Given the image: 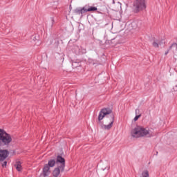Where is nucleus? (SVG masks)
I'll use <instances>...</instances> for the list:
<instances>
[{
    "label": "nucleus",
    "instance_id": "nucleus-7",
    "mask_svg": "<svg viewBox=\"0 0 177 177\" xmlns=\"http://www.w3.org/2000/svg\"><path fill=\"white\" fill-rule=\"evenodd\" d=\"M50 174V167L48 165H45L43 168L44 176H48Z\"/></svg>",
    "mask_w": 177,
    "mask_h": 177
},
{
    "label": "nucleus",
    "instance_id": "nucleus-10",
    "mask_svg": "<svg viewBox=\"0 0 177 177\" xmlns=\"http://www.w3.org/2000/svg\"><path fill=\"white\" fill-rule=\"evenodd\" d=\"M15 168L18 171H21V162H17L15 164Z\"/></svg>",
    "mask_w": 177,
    "mask_h": 177
},
{
    "label": "nucleus",
    "instance_id": "nucleus-2",
    "mask_svg": "<svg viewBox=\"0 0 177 177\" xmlns=\"http://www.w3.org/2000/svg\"><path fill=\"white\" fill-rule=\"evenodd\" d=\"M132 138H145V136H153V133H150V129L141 126H137L131 131Z\"/></svg>",
    "mask_w": 177,
    "mask_h": 177
},
{
    "label": "nucleus",
    "instance_id": "nucleus-14",
    "mask_svg": "<svg viewBox=\"0 0 177 177\" xmlns=\"http://www.w3.org/2000/svg\"><path fill=\"white\" fill-rule=\"evenodd\" d=\"M142 116V115H136V117L134 118V121H138V120H139V118H140V117Z\"/></svg>",
    "mask_w": 177,
    "mask_h": 177
},
{
    "label": "nucleus",
    "instance_id": "nucleus-17",
    "mask_svg": "<svg viewBox=\"0 0 177 177\" xmlns=\"http://www.w3.org/2000/svg\"><path fill=\"white\" fill-rule=\"evenodd\" d=\"M171 48H177V44H172Z\"/></svg>",
    "mask_w": 177,
    "mask_h": 177
},
{
    "label": "nucleus",
    "instance_id": "nucleus-4",
    "mask_svg": "<svg viewBox=\"0 0 177 177\" xmlns=\"http://www.w3.org/2000/svg\"><path fill=\"white\" fill-rule=\"evenodd\" d=\"M12 136L6 133L5 130L0 129V147L1 146H9L12 143Z\"/></svg>",
    "mask_w": 177,
    "mask_h": 177
},
{
    "label": "nucleus",
    "instance_id": "nucleus-9",
    "mask_svg": "<svg viewBox=\"0 0 177 177\" xmlns=\"http://www.w3.org/2000/svg\"><path fill=\"white\" fill-rule=\"evenodd\" d=\"M165 44V39H162L159 41H153L152 45L154 46V48H158V46Z\"/></svg>",
    "mask_w": 177,
    "mask_h": 177
},
{
    "label": "nucleus",
    "instance_id": "nucleus-8",
    "mask_svg": "<svg viewBox=\"0 0 177 177\" xmlns=\"http://www.w3.org/2000/svg\"><path fill=\"white\" fill-rule=\"evenodd\" d=\"M95 10H97L96 7H89L88 8L84 7L81 10V12L82 13L83 12H95Z\"/></svg>",
    "mask_w": 177,
    "mask_h": 177
},
{
    "label": "nucleus",
    "instance_id": "nucleus-16",
    "mask_svg": "<svg viewBox=\"0 0 177 177\" xmlns=\"http://www.w3.org/2000/svg\"><path fill=\"white\" fill-rule=\"evenodd\" d=\"M118 9H121V3L118 2Z\"/></svg>",
    "mask_w": 177,
    "mask_h": 177
},
{
    "label": "nucleus",
    "instance_id": "nucleus-12",
    "mask_svg": "<svg viewBox=\"0 0 177 177\" xmlns=\"http://www.w3.org/2000/svg\"><path fill=\"white\" fill-rule=\"evenodd\" d=\"M55 164H56V161H55V160H50L47 165H48L50 167H55Z\"/></svg>",
    "mask_w": 177,
    "mask_h": 177
},
{
    "label": "nucleus",
    "instance_id": "nucleus-13",
    "mask_svg": "<svg viewBox=\"0 0 177 177\" xmlns=\"http://www.w3.org/2000/svg\"><path fill=\"white\" fill-rule=\"evenodd\" d=\"M131 27L135 30L138 28V21H133L131 23Z\"/></svg>",
    "mask_w": 177,
    "mask_h": 177
},
{
    "label": "nucleus",
    "instance_id": "nucleus-20",
    "mask_svg": "<svg viewBox=\"0 0 177 177\" xmlns=\"http://www.w3.org/2000/svg\"><path fill=\"white\" fill-rule=\"evenodd\" d=\"M165 55H168V51L165 53Z\"/></svg>",
    "mask_w": 177,
    "mask_h": 177
},
{
    "label": "nucleus",
    "instance_id": "nucleus-6",
    "mask_svg": "<svg viewBox=\"0 0 177 177\" xmlns=\"http://www.w3.org/2000/svg\"><path fill=\"white\" fill-rule=\"evenodd\" d=\"M9 156V151L6 149H1L0 150V161H3L8 158Z\"/></svg>",
    "mask_w": 177,
    "mask_h": 177
},
{
    "label": "nucleus",
    "instance_id": "nucleus-18",
    "mask_svg": "<svg viewBox=\"0 0 177 177\" xmlns=\"http://www.w3.org/2000/svg\"><path fill=\"white\" fill-rule=\"evenodd\" d=\"M138 111H139V110L136 109V114H138Z\"/></svg>",
    "mask_w": 177,
    "mask_h": 177
},
{
    "label": "nucleus",
    "instance_id": "nucleus-5",
    "mask_svg": "<svg viewBox=\"0 0 177 177\" xmlns=\"http://www.w3.org/2000/svg\"><path fill=\"white\" fill-rule=\"evenodd\" d=\"M133 6L138 12L145 10L146 9V0H135Z\"/></svg>",
    "mask_w": 177,
    "mask_h": 177
},
{
    "label": "nucleus",
    "instance_id": "nucleus-1",
    "mask_svg": "<svg viewBox=\"0 0 177 177\" xmlns=\"http://www.w3.org/2000/svg\"><path fill=\"white\" fill-rule=\"evenodd\" d=\"M104 117H107V119L105 122V124L102 126V128L106 131H109V129L113 128V124H114V115L111 114V110L103 109L99 113V121H102Z\"/></svg>",
    "mask_w": 177,
    "mask_h": 177
},
{
    "label": "nucleus",
    "instance_id": "nucleus-19",
    "mask_svg": "<svg viewBox=\"0 0 177 177\" xmlns=\"http://www.w3.org/2000/svg\"><path fill=\"white\" fill-rule=\"evenodd\" d=\"M113 3H115V0H113Z\"/></svg>",
    "mask_w": 177,
    "mask_h": 177
},
{
    "label": "nucleus",
    "instance_id": "nucleus-3",
    "mask_svg": "<svg viewBox=\"0 0 177 177\" xmlns=\"http://www.w3.org/2000/svg\"><path fill=\"white\" fill-rule=\"evenodd\" d=\"M57 162H58V167L55 168L53 171V177H60V172H63L64 171V167H66V160L64 158L58 156L57 157Z\"/></svg>",
    "mask_w": 177,
    "mask_h": 177
},
{
    "label": "nucleus",
    "instance_id": "nucleus-15",
    "mask_svg": "<svg viewBox=\"0 0 177 177\" xmlns=\"http://www.w3.org/2000/svg\"><path fill=\"white\" fill-rule=\"evenodd\" d=\"M7 164H8V162L4 161V162H3V164H2L3 168H5V167H6Z\"/></svg>",
    "mask_w": 177,
    "mask_h": 177
},
{
    "label": "nucleus",
    "instance_id": "nucleus-11",
    "mask_svg": "<svg viewBox=\"0 0 177 177\" xmlns=\"http://www.w3.org/2000/svg\"><path fill=\"white\" fill-rule=\"evenodd\" d=\"M140 177H150V175L149 174V171L145 170V171H142V173Z\"/></svg>",
    "mask_w": 177,
    "mask_h": 177
}]
</instances>
